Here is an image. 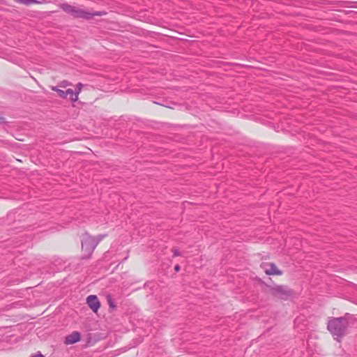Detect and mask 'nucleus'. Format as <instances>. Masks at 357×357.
<instances>
[{
  "label": "nucleus",
  "mask_w": 357,
  "mask_h": 357,
  "mask_svg": "<svg viewBox=\"0 0 357 357\" xmlns=\"http://www.w3.org/2000/svg\"><path fill=\"white\" fill-rule=\"evenodd\" d=\"M86 303L94 312H97L100 307V303L96 295L89 296L86 298Z\"/></svg>",
  "instance_id": "5"
},
{
  "label": "nucleus",
  "mask_w": 357,
  "mask_h": 357,
  "mask_svg": "<svg viewBox=\"0 0 357 357\" xmlns=\"http://www.w3.org/2000/svg\"><path fill=\"white\" fill-rule=\"evenodd\" d=\"M61 86L65 87V86H66V85L62 84H61Z\"/></svg>",
  "instance_id": "16"
},
{
  "label": "nucleus",
  "mask_w": 357,
  "mask_h": 357,
  "mask_svg": "<svg viewBox=\"0 0 357 357\" xmlns=\"http://www.w3.org/2000/svg\"><path fill=\"white\" fill-rule=\"evenodd\" d=\"M80 340V333L79 332H73L66 337L65 343L71 344L79 342Z\"/></svg>",
  "instance_id": "6"
},
{
  "label": "nucleus",
  "mask_w": 357,
  "mask_h": 357,
  "mask_svg": "<svg viewBox=\"0 0 357 357\" xmlns=\"http://www.w3.org/2000/svg\"><path fill=\"white\" fill-rule=\"evenodd\" d=\"M105 12L98 11V12H88L85 10L79 8L78 7L75 6L73 10V13L72 15L76 18H82L86 20L91 19L94 16H102L105 15Z\"/></svg>",
  "instance_id": "4"
},
{
  "label": "nucleus",
  "mask_w": 357,
  "mask_h": 357,
  "mask_svg": "<svg viewBox=\"0 0 357 357\" xmlns=\"http://www.w3.org/2000/svg\"><path fill=\"white\" fill-rule=\"evenodd\" d=\"M271 290L274 296L282 300H287L293 295V291L284 285L275 286L271 289Z\"/></svg>",
  "instance_id": "3"
},
{
  "label": "nucleus",
  "mask_w": 357,
  "mask_h": 357,
  "mask_svg": "<svg viewBox=\"0 0 357 357\" xmlns=\"http://www.w3.org/2000/svg\"><path fill=\"white\" fill-rule=\"evenodd\" d=\"M83 85L81 83H79L77 84L76 86V90L75 91V93H77V96L79 95V93H80L81 90H82V88Z\"/></svg>",
  "instance_id": "12"
},
{
  "label": "nucleus",
  "mask_w": 357,
  "mask_h": 357,
  "mask_svg": "<svg viewBox=\"0 0 357 357\" xmlns=\"http://www.w3.org/2000/svg\"><path fill=\"white\" fill-rule=\"evenodd\" d=\"M105 235L100 234L95 238L86 233L83 234L82 238V248L84 252L82 257H90L98 244L105 238Z\"/></svg>",
  "instance_id": "1"
},
{
  "label": "nucleus",
  "mask_w": 357,
  "mask_h": 357,
  "mask_svg": "<svg viewBox=\"0 0 357 357\" xmlns=\"http://www.w3.org/2000/svg\"><path fill=\"white\" fill-rule=\"evenodd\" d=\"M51 89L54 91H56L58 96L62 98H66L68 97V93H73L72 89H68L66 91H63L59 89L58 86H52Z\"/></svg>",
  "instance_id": "7"
},
{
  "label": "nucleus",
  "mask_w": 357,
  "mask_h": 357,
  "mask_svg": "<svg viewBox=\"0 0 357 357\" xmlns=\"http://www.w3.org/2000/svg\"><path fill=\"white\" fill-rule=\"evenodd\" d=\"M267 275H282V271H279L274 264H271L269 267L265 270Z\"/></svg>",
  "instance_id": "8"
},
{
  "label": "nucleus",
  "mask_w": 357,
  "mask_h": 357,
  "mask_svg": "<svg viewBox=\"0 0 357 357\" xmlns=\"http://www.w3.org/2000/svg\"><path fill=\"white\" fill-rule=\"evenodd\" d=\"M61 8L63 11H65L66 13H69L72 15V14L73 13V10L75 8V6L69 5L68 3H63L61 6Z\"/></svg>",
  "instance_id": "9"
},
{
  "label": "nucleus",
  "mask_w": 357,
  "mask_h": 357,
  "mask_svg": "<svg viewBox=\"0 0 357 357\" xmlns=\"http://www.w3.org/2000/svg\"><path fill=\"white\" fill-rule=\"evenodd\" d=\"M174 269H175L176 271H178L179 269H180L179 265H176L175 267H174Z\"/></svg>",
  "instance_id": "15"
},
{
  "label": "nucleus",
  "mask_w": 357,
  "mask_h": 357,
  "mask_svg": "<svg viewBox=\"0 0 357 357\" xmlns=\"http://www.w3.org/2000/svg\"><path fill=\"white\" fill-rule=\"evenodd\" d=\"M17 2L29 6L33 3H37L38 1L37 0H17Z\"/></svg>",
  "instance_id": "10"
},
{
  "label": "nucleus",
  "mask_w": 357,
  "mask_h": 357,
  "mask_svg": "<svg viewBox=\"0 0 357 357\" xmlns=\"http://www.w3.org/2000/svg\"><path fill=\"white\" fill-rule=\"evenodd\" d=\"M173 252H174V257H177V256L180 255L179 251L178 250H176V249H174Z\"/></svg>",
  "instance_id": "14"
},
{
  "label": "nucleus",
  "mask_w": 357,
  "mask_h": 357,
  "mask_svg": "<svg viewBox=\"0 0 357 357\" xmlns=\"http://www.w3.org/2000/svg\"><path fill=\"white\" fill-rule=\"evenodd\" d=\"M348 326V321L344 317L333 318L328 323L327 328L331 333L338 340L345 334Z\"/></svg>",
  "instance_id": "2"
},
{
  "label": "nucleus",
  "mask_w": 357,
  "mask_h": 357,
  "mask_svg": "<svg viewBox=\"0 0 357 357\" xmlns=\"http://www.w3.org/2000/svg\"><path fill=\"white\" fill-rule=\"evenodd\" d=\"M31 357H45L40 352H38L37 354L32 355Z\"/></svg>",
  "instance_id": "13"
},
{
  "label": "nucleus",
  "mask_w": 357,
  "mask_h": 357,
  "mask_svg": "<svg viewBox=\"0 0 357 357\" xmlns=\"http://www.w3.org/2000/svg\"><path fill=\"white\" fill-rule=\"evenodd\" d=\"M68 96H69L70 99L73 102H75L78 100L77 93H75L73 90V93H68Z\"/></svg>",
  "instance_id": "11"
}]
</instances>
